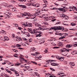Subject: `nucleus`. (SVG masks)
Listing matches in <instances>:
<instances>
[{
    "mask_svg": "<svg viewBox=\"0 0 77 77\" xmlns=\"http://www.w3.org/2000/svg\"><path fill=\"white\" fill-rule=\"evenodd\" d=\"M31 3H28L27 5V6H30L31 5Z\"/></svg>",
    "mask_w": 77,
    "mask_h": 77,
    "instance_id": "nucleus-55",
    "label": "nucleus"
},
{
    "mask_svg": "<svg viewBox=\"0 0 77 77\" xmlns=\"http://www.w3.org/2000/svg\"><path fill=\"white\" fill-rule=\"evenodd\" d=\"M53 48H54H54H58V47L54 46L53 47Z\"/></svg>",
    "mask_w": 77,
    "mask_h": 77,
    "instance_id": "nucleus-61",
    "label": "nucleus"
},
{
    "mask_svg": "<svg viewBox=\"0 0 77 77\" xmlns=\"http://www.w3.org/2000/svg\"><path fill=\"white\" fill-rule=\"evenodd\" d=\"M65 38V36H61L59 38V39H63V38Z\"/></svg>",
    "mask_w": 77,
    "mask_h": 77,
    "instance_id": "nucleus-49",
    "label": "nucleus"
},
{
    "mask_svg": "<svg viewBox=\"0 0 77 77\" xmlns=\"http://www.w3.org/2000/svg\"><path fill=\"white\" fill-rule=\"evenodd\" d=\"M35 6L37 8H38L39 6V4H35Z\"/></svg>",
    "mask_w": 77,
    "mask_h": 77,
    "instance_id": "nucleus-37",
    "label": "nucleus"
},
{
    "mask_svg": "<svg viewBox=\"0 0 77 77\" xmlns=\"http://www.w3.org/2000/svg\"><path fill=\"white\" fill-rule=\"evenodd\" d=\"M23 16L25 17V16H26V15H27V13L26 12H24L23 14H22Z\"/></svg>",
    "mask_w": 77,
    "mask_h": 77,
    "instance_id": "nucleus-25",
    "label": "nucleus"
},
{
    "mask_svg": "<svg viewBox=\"0 0 77 77\" xmlns=\"http://www.w3.org/2000/svg\"><path fill=\"white\" fill-rule=\"evenodd\" d=\"M32 63H34V64H36V65H37V63L35 61H32Z\"/></svg>",
    "mask_w": 77,
    "mask_h": 77,
    "instance_id": "nucleus-48",
    "label": "nucleus"
},
{
    "mask_svg": "<svg viewBox=\"0 0 77 77\" xmlns=\"http://www.w3.org/2000/svg\"><path fill=\"white\" fill-rule=\"evenodd\" d=\"M69 64L70 65H71V66H75V64H74V63L73 62H70L69 63Z\"/></svg>",
    "mask_w": 77,
    "mask_h": 77,
    "instance_id": "nucleus-15",
    "label": "nucleus"
},
{
    "mask_svg": "<svg viewBox=\"0 0 77 77\" xmlns=\"http://www.w3.org/2000/svg\"><path fill=\"white\" fill-rule=\"evenodd\" d=\"M49 30H51V29H54V30H61L62 31H63L64 30V27L63 26H58L56 27H51L49 29Z\"/></svg>",
    "mask_w": 77,
    "mask_h": 77,
    "instance_id": "nucleus-2",
    "label": "nucleus"
},
{
    "mask_svg": "<svg viewBox=\"0 0 77 77\" xmlns=\"http://www.w3.org/2000/svg\"><path fill=\"white\" fill-rule=\"evenodd\" d=\"M5 77H9V75L7 74H5V75L4 76Z\"/></svg>",
    "mask_w": 77,
    "mask_h": 77,
    "instance_id": "nucleus-42",
    "label": "nucleus"
},
{
    "mask_svg": "<svg viewBox=\"0 0 77 77\" xmlns=\"http://www.w3.org/2000/svg\"><path fill=\"white\" fill-rule=\"evenodd\" d=\"M73 40H77V38H76V37H75L74 38H73Z\"/></svg>",
    "mask_w": 77,
    "mask_h": 77,
    "instance_id": "nucleus-64",
    "label": "nucleus"
},
{
    "mask_svg": "<svg viewBox=\"0 0 77 77\" xmlns=\"http://www.w3.org/2000/svg\"><path fill=\"white\" fill-rule=\"evenodd\" d=\"M56 58L57 59H58V60H60V61H63V57H59L58 56H57L56 57Z\"/></svg>",
    "mask_w": 77,
    "mask_h": 77,
    "instance_id": "nucleus-6",
    "label": "nucleus"
},
{
    "mask_svg": "<svg viewBox=\"0 0 77 77\" xmlns=\"http://www.w3.org/2000/svg\"><path fill=\"white\" fill-rule=\"evenodd\" d=\"M58 35H60V36H62V35H64V36H65V33H58Z\"/></svg>",
    "mask_w": 77,
    "mask_h": 77,
    "instance_id": "nucleus-23",
    "label": "nucleus"
},
{
    "mask_svg": "<svg viewBox=\"0 0 77 77\" xmlns=\"http://www.w3.org/2000/svg\"><path fill=\"white\" fill-rule=\"evenodd\" d=\"M27 16H28L29 17H33V15L31 14L30 13H27Z\"/></svg>",
    "mask_w": 77,
    "mask_h": 77,
    "instance_id": "nucleus-18",
    "label": "nucleus"
},
{
    "mask_svg": "<svg viewBox=\"0 0 77 77\" xmlns=\"http://www.w3.org/2000/svg\"><path fill=\"white\" fill-rule=\"evenodd\" d=\"M26 35H27V36H28V37L30 36V34H29V33H28L27 34H26Z\"/></svg>",
    "mask_w": 77,
    "mask_h": 77,
    "instance_id": "nucleus-54",
    "label": "nucleus"
},
{
    "mask_svg": "<svg viewBox=\"0 0 77 77\" xmlns=\"http://www.w3.org/2000/svg\"><path fill=\"white\" fill-rule=\"evenodd\" d=\"M73 7L74 9V10L75 11H77V7H75L74 6H73Z\"/></svg>",
    "mask_w": 77,
    "mask_h": 77,
    "instance_id": "nucleus-33",
    "label": "nucleus"
},
{
    "mask_svg": "<svg viewBox=\"0 0 77 77\" xmlns=\"http://www.w3.org/2000/svg\"><path fill=\"white\" fill-rule=\"evenodd\" d=\"M42 11H47L48 9L46 8V7H44L42 8Z\"/></svg>",
    "mask_w": 77,
    "mask_h": 77,
    "instance_id": "nucleus-16",
    "label": "nucleus"
},
{
    "mask_svg": "<svg viewBox=\"0 0 77 77\" xmlns=\"http://www.w3.org/2000/svg\"><path fill=\"white\" fill-rule=\"evenodd\" d=\"M39 14L38 13V12H36L34 14H32V17H32V19H35V18H36V16H38L39 15Z\"/></svg>",
    "mask_w": 77,
    "mask_h": 77,
    "instance_id": "nucleus-5",
    "label": "nucleus"
},
{
    "mask_svg": "<svg viewBox=\"0 0 77 77\" xmlns=\"http://www.w3.org/2000/svg\"><path fill=\"white\" fill-rule=\"evenodd\" d=\"M45 19L47 21H48L49 20V19H48V17L46 16V18H45Z\"/></svg>",
    "mask_w": 77,
    "mask_h": 77,
    "instance_id": "nucleus-45",
    "label": "nucleus"
},
{
    "mask_svg": "<svg viewBox=\"0 0 77 77\" xmlns=\"http://www.w3.org/2000/svg\"><path fill=\"white\" fill-rule=\"evenodd\" d=\"M38 29H37L36 28H35L33 29V33H38Z\"/></svg>",
    "mask_w": 77,
    "mask_h": 77,
    "instance_id": "nucleus-13",
    "label": "nucleus"
},
{
    "mask_svg": "<svg viewBox=\"0 0 77 77\" xmlns=\"http://www.w3.org/2000/svg\"><path fill=\"white\" fill-rule=\"evenodd\" d=\"M35 0H30L29 2H31V4H32V3H34Z\"/></svg>",
    "mask_w": 77,
    "mask_h": 77,
    "instance_id": "nucleus-26",
    "label": "nucleus"
},
{
    "mask_svg": "<svg viewBox=\"0 0 77 77\" xmlns=\"http://www.w3.org/2000/svg\"><path fill=\"white\" fill-rule=\"evenodd\" d=\"M37 33H38V34L36 35L35 37H37L38 38H37V39H38V40H39L40 39L39 37H41V34L42 33V32H38Z\"/></svg>",
    "mask_w": 77,
    "mask_h": 77,
    "instance_id": "nucleus-3",
    "label": "nucleus"
},
{
    "mask_svg": "<svg viewBox=\"0 0 77 77\" xmlns=\"http://www.w3.org/2000/svg\"><path fill=\"white\" fill-rule=\"evenodd\" d=\"M12 37L14 38H16V37L15 36V35L14 34H12Z\"/></svg>",
    "mask_w": 77,
    "mask_h": 77,
    "instance_id": "nucleus-38",
    "label": "nucleus"
},
{
    "mask_svg": "<svg viewBox=\"0 0 77 77\" xmlns=\"http://www.w3.org/2000/svg\"><path fill=\"white\" fill-rule=\"evenodd\" d=\"M18 29H19V30H22V29H23V28L21 27H18Z\"/></svg>",
    "mask_w": 77,
    "mask_h": 77,
    "instance_id": "nucleus-56",
    "label": "nucleus"
},
{
    "mask_svg": "<svg viewBox=\"0 0 77 77\" xmlns=\"http://www.w3.org/2000/svg\"><path fill=\"white\" fill-rule=\"evenodd\" d=\"M27 70H28V71H31V70H32V69L29 68V67H28V68H27Z\"/></svg>",
    "mask_w": 77,
    "mask_h": 77,
    "instance_id": "nucleus-51",
    "label": "nucleus"
},
{
    "mask_svg": "<svg viewBox=\"0 0 77 77\" xmlns=\"http://www.w3.org/2000/svg\"><path fill=\"white\" fill-rule=\"evenodd\" d=\"M43 2H44V3H45L46 4H47V1L44 0Z\"/></svg>",
    "mask_w": 77,
    "mask_h": 77,
    "instance_id": "nucleus-50",
    "label": "nucleus"
},
{
    "mask_svg": "<svg viewBox=\"0 0 77 77\" xmlns=\"http://www.w3.org/2000/svg\"><path fill=\"white\" fill-rule=\"evenodd\" d=\"M47 17V15L45 14H43L42 15V17L44 18H45Z\"/></svg>",
    "mask_w": 77,
    "mask_h": 77,
    "instance_id": "nucleus-31",
    "label": "nucleus"
},
{
    "mask_svg": "<svg viewBox=\"0 0 77 77\" xmlns=\"http://www.w3.org/2000/svg\"><path fill=\"white\" fill-rule=\"evenodd\" d=\"M52 16L48 17V18L49 20H50L51 18H52Z\"/></svg>",
    "mask_w": 77,
    "mask_h": 77,
    "instance_id": "nucleus-62",
    "label": "nucleus"
},
{
    "mask_svg": "<svg viewBox=\"0 0 77 77\" xmlns=\"http://www.w3.org/2000/svg\"><path fill=\"white\" fill-rule=\"evenodd\" d=\"M53 66H59V64L55 63L54 65H53Z\"/></svg>",
    "mask_w": 77,
    "mask_h": 77,
    "instance_id": "nucleus-43",
    "label": "nucleus"
},
{
    "mask_svg": "<svg viewBox=\"0 0 77 77\" xmlns=\"http://www.w3.org/2000/svg\"><path fill=\"white\" fill-rule=\"evenodd\" d=\"M23 26H28V27H31L32 25V24L30 23H29L28 25H25V24L24 23H23Z\"/></svg>",
    "mask_w": 77,
    "mask_h": 77,
    "instance_id": "nucleus-11",
    "label": "nucleus"
},
{
    "mask_svg": "<svg viewBox=\"0 0 77 77\" xmlns=\"http://www.w3.org/2000/svg\"><path fill=\"white\" fill-rule=\"evenodd\" d=\"M72 46V44L69 45H68V48H71Z\"/></svg>",
    "mask_w": 77,
    "mask_h": 77,
    "instance_id": "nucleus-36",
    "label": "nucleus"
},
{
    "mask_svg": "<svg viewBox=\"0 0 77 77\" xmlns=\"http://www.w3.org/2000/svg\"><path fill=\"white\" fill-rule=\"evenodd\" d=\"M67 23V22H65V23H63V24H64V25H65V26H66V25H68V24H67V23Z\"/></svg>",
    "mask_w": 77,
    "mask_h": 77,
    "instance_id": "nucleus-52",
    "label": "nucleus"
},
{
    "mask_svg": "<svg viewBox=\"0 0 77 77\" xmlns=\"http://www.w3.org/2000/svg\"><path fill=\"white\" fill-rule=\"evenodd\" d=\"M50 69L51 70H52V71H55V70L52 68H50Z\"/></svg>",
    "mask_w": 77,
    "mask_h": 77,
    "instance_id": "nucleus-47",
    "label": "nucleus"
},
{
    "mask_svg": "<svg viewBox=\"0 0 77 77\" xmlns=\"http://www.w3.org/2000/svg\"><path fill=\"white\" fill-rule=\"evenodd\" d=\"M15 74L16 75V76H19V74L18 72H17L16 71V72H15Z\"/></svg>",
    "mask_w": 77,
    "mask_h": 77,
    "instance_id": "nucleus-40",
    "label": "nucleus"
},
{
    "mask_svg": "<svg viewBox=\"0 0 77 77\" xmlns=\"http://www.w3.org/2000/svg\"><path fill=\"white\" fill-rule=\"evenodd\" d=\"M48 75H50V76H49V77H56V76H54V75H53L52 74H50V73H48Z\"/></svg>",
    "mask_w": 77,
    "mask_h": 77,
    "instance_id": "nucleus-20",
    "label": "nucleus"
},
{
    "mask_svg": "<svg viewBox=\"0 0 77 77\" xmlns=\"http://www.w3.org/2000/svg\"><path fill=\"white\" fill-rule=\"evenodd\" d=\"M13 25L14 26H15V27H18V25L16 23H14Z\"/></svg>",
    "mask_w": 77,
    "mask_h": 77,
    "instance_id": "nucleus-35",
    "label": "nucleus"
},
{
    "mask_svg": "<svg viewBox=\"0 0 77 77\" xmlns=\"http://www.w3.org/2000/svg\"><path fill=\"white\" fill-rule=\"evenodd\" d=\"M71 25L72 26H75L76 24H75V23H71Z\"/></svg>",
    "mask_w": 77,
    "mask_h": 77,
    "instance_id": "nucleus-39",
    "label": "nucleus"
},
{
    "mask_svg": "<svg viewBox=\"0 0 77 77\" xmlns=\"http://www.w3.org/2000/svg\"><path fill=\"white\" fill-rule=\"evenodd\" d=\"M2 41H8L9 40V38L7 36H5L4 39H2Z\"/></svg>",
    "mask_w": 77,
    "mask_h": 77,
    "instance_id": "nucleus-8",
    "label": "nucleus"
},
{
    "mask_svg": "<svg viewBox=\"0 0 77 77\" xmlns=\"http://www.w3.org/2000/svg\"><path fill=\"white\" fill-rule=\"evenodd\" d=\"M51 44H52V45H54V46H55V45H56V44L55 43H53V42Z\"/></svg>",
    "mask_w": 77,
    "mask_h": 77,
    "instance_id": "nucleus-53",
    "label": "nucleus"
},
{
    "mask_svg": "<svg viewBox=\"0 0 77 77\" xmlns=\"http://www.w3.org/2000/svg\"><path fill=\"white\" fill-rule=\"evenodd\" d=\"M40 10H37V11L36 12H38V14H39V12H40Z\"/></svg>",
    "mask_w": 77,
    "mask_h": 77,
    "instance_id": "nucleus-60",
    "label": "nucleus"
},
{
    "mask_svg": "<svg viewBox=\"0 0 77 77\" xmlns=\"http://www.w3.org/2000/svg\"><path fill=\"white\" fill-rule=\"evenodd\" d=\"M58 45L60 47L62 46V45H63L62 43L61 42H59V43H58Z\"/></svg>",
    "mask_w": 77,
    "mask_h": 77,
    "instance_id": "nucleus-24",
    "label": "nucleus"
},
{
    "mask_svg": "<svg viewBox=\"0 0 77 77\" xmlns=\"http://www.w3.org/2000/svg\"><path fill=\"white\" fill-rule=\"evenodd\" d=\"M58 75H60V77H63L65 76V75H62V74H58Z\"/></svg>",
    "mask_w": 77,
    "mask_h": 77,
    "instance_id": "nucleus-34",
    "label": "nucleus"
},
{
    "mask_svg": "<svg viewBox=\"0 0 77 77\" xmlns=\"http://www.w3.org/2000/svg\"><path fill=\"white\" fill-rule=\"evenodd\" d=\"M51 9V10H57V8L54 7L53 8Z\"/></svg>",
    "mask_w": 77,
    "mask_h": 77,
    "instance_id": "nucleus-46",
    "label": "nucleus"
},
{
    "mask_svg": "<svg viewBox=\"0 0 77 77\" xmlns=\"http://www.w3.org/2000/svg\"><path fill=\"white\" fill-rule=\"evenodd\" d=\"M35 27H39L38 28V30H47V29L48 30H51L49 29L50 28H47V26H44L43 28H42L41 26H40V25L39 24H35Z\"/></svg>",
    "mask_w": 77,
    "mask_h": 77,
    "instance_id": "nucleus-1",
    "label": "nucleus"
},
{
    "mask_svg": "<svg viewBox=\"0 0 77 77\" xmlns=\"http://www.w3.org/2000/svg\"><path fill=\"white\" fill-rule=\"evenodd\" d=\"M69 9H70V10H69L70 11H74V10H73V9L74 8L73 7H69Z\"/></svg>",
    "mask_w": 77,
    "mask_h": 77,
    "instance_id": "nucleus-22",
    "label": "nucleus"
},
{
    "mask_svg": "<svg viewBox=\"0 0 77 77\" xmlns=\"http://www.w3.org/2000/svg\"><path fill=\"white\" fill-rule=\"evenodd\" d=\"M21 65V63H17L16 64H15L16 66H19V65Z\"/></svg>",
    "mask_w": 77,
    "mask_h": 77,
    "instance_id": "nucleus-28",
    "label": "nucleus"
},
{
    "mask_svg": "<svg viewBox=\"0 0 77 77\" xmlns=\"http://www.w3.org/2000/svg\"><path fill=\"white\" fill-rule=\"evenodd\" d=\"M32 41V38H29V42H31Z\"/></svg>",
    "mask_w": 77,
    "mask_h": 77,
    "instance_id": "nucleus-44",
    "label": "nucleus"
},
{
    "mask_svg": "<svg viewBox=\"0 0 77 77\" xmlns=\"http://www.w3.org/2000/svg\"><path fill=\"white\" fill-rule=\"evenodd\" d=\"M48 41H49V42H52V41H53V40H52V39H48Z\"/></svg>",
    "mask_w": 77,
    "mask_h": 77,
    "instance_id": "nucleus-59",
    "label": "nucleus"
},
{
    "mask_svg": "<svg viewBox=\"0 0 77 77\" xmlns=\"http://www.w3.org/2000/svg\"><path fill=\"white\" fill-rule=\"evenodd\" d=\"M71 53L72 54H73V55H75V54H77V51H72L71 52Z\"/></svg>",
    "mask_w": 77,
    "mask_h": 77,
    "instance_id": "nucleus-17",
    "label": "nucleus"
},
{
    "mask_svg": "<svg viewBox=\"0 0 77 77\" xmlns=\"http://www.w3.org/2000/svg\"><path fill=\"white\" fill-rule=\"evenodd\" d=\"M36 49L35 48L33 47L31 48L30 50L32 51H35V49Z\"/></svg>",
    "mask_w": 77,
    "mask_h": 77,
    "instance_id": "nucleus-30",
    "label": "nucleus"
},
{
    "mask_svg": "<svg viewBox=\"0 0 77 77\" xmlns=\"http://www.w3.org/2000/svg\"><path fill=\"white\" fill-rule=\"evenodd\" d=\"M12 50H13V51L15 52V53H17V52H18V51L17 50L15 49H12Z\"/></svg>",
    "mask_w": 77,
    "mask_h": 77,
    "instance_id": "nucleus-32",
    "label": "nucleus"
},
{
    "mask_svg": "<svg viewBox=\"0 0 77 77\" xmlns=\"http://www.w3.org/2000/svg\"><path fill=\"white\" fill-rule=\"evenodd\" d=\"M23 39L24 41H27V39L25 38H23Z\"/></svg>",
    "mask_w": 77,
    "mask_h": 77,
    "instance_id": "nucleus-57",
    "label": "nucleus"
},
{
    "mask_svg": "<svg viewBox=\"0 0 77 77\" xmlns=\"http://www.w3.org/2000/svg\"><path fill=\"white\" fill-rule=\"evenodd\" d=\"M2 5L4 6H7L8 5V4L6 3V2H3L2 3Z\"/></svg>",
    "mask_w": 77,
    "mask_h": 77,
    "instance_id": "nucleus-21",
    "label": "nucleus"
},
{
    "mask_svg": "<svg viewBox=\"0 0 77 77\" xmlns=\"http://www.w3.org/2000/svg\"><path fill=\"white\" fill-rule=\"evenodd\" d=\"M17 47H20L21 46V45L18 44H17Z\"/></svg>",
    "mask_w": 77,
    "mask_h": 77,
    "instance_id": "nucleus-63",
    "label": "nucleus"
},
{
    "mask_svg": "<svg viewBox=\"0 0 77 77\" xmlns=\"http://www.w3.org/2000/svg\"><path fill=\"white\" fill-rule=\"evenodd\" d=\"M16 11L17 10L15 8H12V11H13V12H16Z\"/></svg>",
    "mask_w": 77,
    "mask_h": 77,
    "instance_id": "nucleus-29",
    "label": "nucleus"
},
{
    "mask_svg": "<svg viewBox=\"0 0 77 77\" xmlns=\"http://www.w3.org/2000/svg\"><path fill=\"white\" fill-rule=\"evenodd\" d=\"M19 6L20 7V8H26V6L24 5H19Z\"/></svg>",
    "mask_w": 77,
    "mask_h": 77,
    "instance_id": "nucleus-14",
    "label": "nucleus"
},
{
    "mask_svg": "<svg viewBox=\"0 0 77 77\" xmlns=\"http://www.w3.org/2000/svg\"><path fill=\"white\" fill-rule=\"evenodd\" d=\"M16 38H17L20 41V40H21V38H20V36H17L16 37Z\"/></svg>",
    "mask_w": 77,
    "mask_h": 77,
    "instance_id": "nucleus-27",
    "label": "nucleus"
},
{
    "mask_svg": "<svg viewBox=\"0 0 77 77\" xmlns=\"http://www.w3.org/2000/svg\"><path fill=\"white\" fill-rule=\"evenodd\" d=\"M60 17L62 18H65L66 20H68V16L66 15L65 14H60Z\"/></svg>",
    "mask_w": 77,
    "mask_h": 77,
    "instance_id": "nucleus-4",
    "label": "nucleus"
},
{
    "mask_svg": "<svg viewBox=\"0 0 77 77\" xmlns=\"http://www.w3.org/2000/svg\"><path fill=\"white\" fill-rule=\"evenodd\" d=\"M60 51L61 52H65V51H68V49L65 48H61Z\"/></svg>",
    "mask_w": 77,
    "mask_h": 77,
    "instance_id": "nucleus-7",
    "label": "nucleus"
},
{
    "mask_svg": "<svg viewBox=\"0 0 77 77\" xmlns=\"http://www.w3.org/2000/svg\"><path fill=\"white\" fill-rule=\"evenodd\" d=\"M45 41V39H42L40 40V44H43L44 42Z\"/></svg>",
    "mask_w": 77,
    "mask_h": 77,
    "instance_id": "nucleus-9",
    "label": "nucleus"
},
{
    "mask_svg": "<svg viewBox=\"0 0 77 77\" xmlns=\"http://www.w3.org/2000/svg\"><path fill=\"white\" fill-rule=\"evenodd\" d=\"M5 73H2L0 75H1V76H5Z\"/></svg>",
    "mask_w": 77,
    "mask_h": 77,
    "instance_id": "nucleus-41",
    "label": "nucleus"
},
{
    "mask_svg": "<svg viewBox=\"0 0 77 77\" xmlns=\"http://www.w3.org/2000/svg\"><path fill=\"white\" fill-rule=\"evenodd\" d=\"M28 30L29 31V32H30L32 30V29L28 28Z\"/></svg>",
    "mask_w": 77,
    "mask_h": 77,
    "instance_id": "nucleus-58",
    "label": "nucleus"
},
{
    "mask_svg": "<svg viewBox=\"0 0 77 77\" xmlns=\"http://www.w3.org/2000/svg\"><path fill=\"white\" fill-rule=\"evenodd\" d=\"M5 71H6L7 72H8V73H9L11 74H12V72H11V71L9 70L8 69H5Z\"/></svg>",
    "mask_w": 77,
    "mask_h": 77,
    "instance_id": "nucleus-19",
    "label": "nucleus"
},
{
    "mask_svg": "<svg viewBox=\"0 0 77 77\" xmlns=\"http://www.w3.org/2000/svg\"><path fill=\"white\" fill-rule=\"evenodd\" d=\"M20 57V59H23V61L25 62H26V63H28V62H29L27 61L26 60L24 59V58H23V57H22L21 56Z\"/></svg>",
    "mask_w": 77,
    "mask_h": 77,
    "instance_id": "nucleus-12",
    "label": "nucleus"
},
{
    "mask_svg": "<svg viewBox=\"0 0 77 77\" xmlns=\"http://www.w3.org/2000/svg\"><path fill=\"white\" fill-rule=\"evenodd\" d=\"M58 10L59 11H63V10L65 11V7H63V8H57Z\"/></svg>",
    "mask_w": 77,
    "mask_h": 77,
    "instance_id": "nucleus-10",
    "label": "nucleus"
}]
</instances>
